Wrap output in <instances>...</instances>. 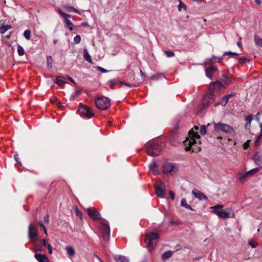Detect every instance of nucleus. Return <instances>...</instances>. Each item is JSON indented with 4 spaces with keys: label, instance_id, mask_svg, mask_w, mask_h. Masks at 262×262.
Instances as JSON below:
<instances>
[{
    "label": "nucleus",
    "instance_id": "nucleus-1",
    "mask_svg": "<svg viewBox=\"0 0 262 262\" xmlns=\"http://www.w3.org/2000/svg\"><path fill=\"white\" fill-rule=\"evenodd\" d=\"M199 127L194 126L189 132L183 143L186 151L198 152L201 150L200 136L198 134Z\"/></svg>",
    "mask_w": 262,
    "mask_h": 262
},
{
    "label": "nucleus",
    "instance_id": "nucleus-2",
    "mask_svg": "<svg viewBox=\"0 0 262 262\" xmlns=\"http://www.w3.org/2000/svg\"><path fill=\"white\" fill-rule=\"evenodd\" d=\"M159 235L156 233H151L146 235L145 242L147 245V248L149 251L151 252L157 243Z\"/></svg>",
    "mask_w": 262,
    "mask_h": 262
},
{
    "label": "nucleus",
    "instance_id": "nucleus-3",
    "mask_svg": "<svg viewBox=\"0 0 262 262\" xmlns=\"http://www.w3.org/2000/svg\"><path fill=\"white\" fill-rule=\"evenodd\" d=\"M146 152L150 156H157L161 150V147L158 144L155 142H149L146 144Z\"/></svg>",
    "mask_w": 262,
    "mask_h": 262
},
{
    "label": "nucleus",
    "instance_id": "nucleus-4",
    "mask_svg": "<svg viewBox=\"0 0 262 262\" xmlns=\"http://www.w3.org/2000/svg\"><path fill=\"white\" fill-rule=\"evenodd\" d=\"M214 95L212 92L208 93L204 95L203 102L199 106V109L202 111L207 108L209 105L214 101Z\"/></svg>",
    "mask_w": 262,
    "mask_h": 262
},
{
    "label": "nucleus",
    "instance_id": "nucleus-5",
    "mask_svg": "<svg viewBox=\"0 0 262 262\" xmlns=\"http://www.w3.org/2000/svg\"><path fill=\"white\" fill-rule=\"evenodd\" d=\"M214 129L216 132H223L226 134H232L234 133V129L227 124L218 123L214 124Z\"/></svg>",
    "mask_w": 262,
    "mask_h": 262
},
{
    "label": "nucleus",
    "instance_id": "nucleus-6",
    "mask_svg": "<svg viewBox=\"0 0 262 262\" xmlns=\"http://www.w3.org/2000/svg\"><path fill=\"white\" fill-rule=\"evenodd\" d=\"M95 103L97 108L100 110H106L111 105L110 99L105 97L97 99Z\"/></svg>",
    "mask_w": 262,
    "mask_h": 262
},
{
    "label": "nucleus",
    "instance_id": "nucleus-7",
    "mask_svg": "<svg viewBox=\"0 0 262 262\" xmlns=\"http://www.w3.org/2000/svg\"><path fill=\"white\" fill-rule=\"evenodd\" d=\"M155 192L156 195L161 198H164L165 184L161 180H158L155 184Z\"/></svg>",
    "mask_w": 262,
    "mask_h": 262
},
{
    "label": "nucleus",
    "instance_id": "nucleus-8",
    "mask_svg": "<svg viewBox=\"0 0 262 262\" xmlns=\"http://www.w3.org/2000/svg\"><path fill=\"white\" fill-rule=\"evenodd\" d=\"M99 229L104 240H108L110 236V228L106 221L100 223Z\"/></svg>",
    "mask_w": 262,
    "mask_h": 262
},
{
    "label": "nucleus",
    "instance_id": "nucleus-9",
    "mask_svg": "<svg viewBox=\"0 0 262 262\" xmlns=\"http://www.w3.org/2000/svg\"><path fill=\"white\" fill-rule=\"evenodd\" d=\"M28 236L30 240L33 243L37 241L38 238L37 227L32 223H30L29 226Z\"/></svg>",
    "mask_w": 262,
    "mask_h": 262
},
{
    "label": "nucleus",
    "instance_id": "nucleus-10",
    "mask_svg": "<svg viewBox=\"0 0 262 262\" xmlns=\"http://www.w3.org/2000/svg\"><path fill=\"white\" fill-rule=\"evenodd\" d=\"M78 111L81 116H83L88 118H91L94 116V114L92 110L84 105L80 106Z\"/></svg>",
    "mask_w": 262,
    "mask_h": 262
},
{
    "label": "nucleus",
    "instance_id": "nucleus-11",
    "mask_svg": "<svg viewBox=\"0 0 262 262\" xmlns=\"http://www.w3.org/2000/svg\"><path fill=\"white\" fill-rule=\"evenodd\" d=\"M234 212L231 208H227L225 210H222L219 214V217L221 219H228L234 217Z\"/></svg>",
    "mask_w": 262,
    "mask_h": 262
},
{
    "label": "nucleus",
    "instance_id": "nucleus-12",
    "mask_svg": "<svg viewBox=\"0 0 262 262\" xmlns=\"http://www.w3.org/2000/svg\"><path fill=\"white\" fill-rule=\"evenodd\" d=\"M176 170L177 168L172 163H165L163 165V172L165 174L171 173L172 172H174Z\"/></svg>",
    "mask_w": 262,
    "mask_h": 262
},
{
    "label": "nucleus",
    "instance_id": "nucleus-13",
    "mask_svg": "<svg viewBox=\"0 0 262 262\" xmlns=\"http://www.w3.org/2000/svg\"><path fill=\"white\" fill-rule=\"evenodd\" d=\"M87 213L90 217L93 220H97L101 219L99 212L96 210H93L91 208H88Z\"/></svg>",
    "mask_w": 262,
    "mask_h": 262
},
{
    "label": "nucleus",
    "instance_id": "nucleus-14",
    "mask_svg": "<svg viewBox=\"0 0 262 262\" xmlns=\"http://www.w3.org/2000/svg\"><path fill=\"white\" fill-rule=\"evenodd\" d=\"M216 70H217V67L213 65H211L209 67L205 68L206 76L211 79L212 73Z\"/></svg>",
    "mask_w": 262,
    "mask_h": 262
},
{
    "label": "nucleus",
    "instance_id": "nucleus-15",
    "mask_svg": "<svg viewBox=\"0 0 262 262\" xmlns=\"http://www.w3.org/2000/svg\"><path fill=\"white\" fill-rule=\"evenodd\" d=\"M192 195L200 200H207V197L198 189H195L192 191Z\"/></svg>",
    "mask_w": 262,
    "mask_h": 262
},
{
    "label": "nucleus",
    "instance_id": "nucleus-16",
    "mask_svg": "<svg viewBox=\"0 0 262 262\" xmlns=\"http://www.w3.org/2000/svg\"><path fill=\"white\" fill-rule=\"evenodd\" d=\"M253 160L257 165L261 166L262 164V152L260 151L256 152Z\"/></svg>",
    "mask_w": 262,
    "mask_h": 262
},
{
    "label": "nucleus",
    "instance_id": "nucleus-17",
    "mask_svg": "<svg viewBox=\"0 0 262 262\" xmlns=\"http://www.w3.org/2000/svg\"><path fill=\"white\" fill-rule=\"evenodd\" d=\"M223 208V205H217L212 206L211 208L212 209V212L217 215L219 216V214L220 213V212L222 211V209Z\"/></svg>",
    "mask_w": 262,
    "mask_h": 262
},
{
    "label": "nucleus",
    "instance_id": "nucleus-18",
    "mask_svg": "<svg viewBox=\"0 0 262 262\" xmlns=\"http://www.w3.org/2000/svg\"><path fill=\"white\" fill-rule=\"evenodd\" d=\"M34 257L39 262H49L48 258L45 255L36 253Z\"/></svg>",
    "mask_w": 262,
    "mask_h": 262
},
{
    "label": "nucleus",
    "instance_id": "nucleus-19",
    "mask_svg": "<svg viewBox=\"0 0 262 262\" xmlns=\"http://www.w3.org/2000/svg\"><path fill=\"white\" fill-rule=\"evenodd\" d=\"M114 258L116 262H129V259L122 255H116Z\"/></svg>",
    "mask_w": 262,
    "mask_h": 262
},
{
    "label": "nucleus",
    "instance_id": "nucleus-20",
    "mask_svg": "<svg viewBox=\"0 0 262 262\" xmlns=\"http://www.w3.org/2000/svg\"><path fill=\"white\" fill-rule=\"evenodd\" d=\"M83 58L88 62L90 63L92 62L91 56L89 54L88 51L86 49H83Z\"/></svg>",
    "mask_w": 262,
    "mask_h": 262
},
{
    "label": "nucleus",
    "instance_id": "nucleus-21",
    "mask_svg": "<svg viewBox=\"0 0 262 262\" xmlns=\"http://www.w3.org/2000/svg\"><path fill=\"white\" fill-rule=\"evenodd\" d=\"M233 95L232 94L227 95L224 97L220 102V104L222 106H225L228 103L229 99Z\"/></svg>",
    "mask_w": 262,
    "mask_h": 262
},
{
    "label": "nucleus",
    "instance_id": "nucleus-22",
    "mask_svg": "<svg viewBox=\"0 0 262 262\" xmlns=\"http://www.w3.org/2000/svg\"><path fill=\"white\" fill-rule=\"evenodd\" d=\"M248 177L246 173L239 172L238 174V180L242 183H244Z\"/></svg>",
    "mask_w": 262,
    "mask_h": 262
},
{
    "label": "nucleus",
    "instance_id": "nucleus-23",
    "mask_svg": "<svg viewBox=\"0 0 262 262\" xmlns=\"http://www.w3.org/2000/svg\"><path fill=\"white\" fill-rule=\"evenodd\" d=\"M181 206L183 207L186 208V209H190L191 210H193V209L191 207V206L190 205H188L187 203V201H186V199H185V198H183L181 200Z\"/></svg>",
    "mask_w": 262,
    "mask_h": 262
},
{
    "label": "nucleus",
    "instance_id": "nucleus-24",
    "mask_svg": "<svg viewBox=\"0 0 262 262\" xmlns=\"http://www.w3.org/2000/svg\"><path fill=\"white\" fill-rule=\"evenodd\" d=\"M64 23L66 27L69 29L70 30L72 31L73 30L72 23L67 18H64Z\"/></svg>",
    "mask_w": 262,
    "mask_h": 262
},
{
    "label": "nucleus",
    "instance_id": "nucleus-25",
    "mask_svg": "<svg viewBox=\"0 0 262 262\" xmlns=\"http://www.w3.org/2000/svg\"><path fill=\"white\" fill-rule=\"evenodd\" d=\"M11 28V26L9 25L0 27V33L2 34H4L7 31L10 29Z\"/></svg>",
    "mask_w": 262,
    "mask_h": 262
},
{
    "label": "nucleus",
    "instance_id": "nucleus-26",
    "mask_svg": "<svg viewBox=\"0 0 262 262\" xmlns=\"http://www.w3.org/2000/svg\"><path fill=\"white\" fill-rule=\"evenodd\" d=\"M259 170V169L258 168H253L252 169H251L250 170L246 172V175L248 176V177H251L255 173H257Z\"/></svg>",
    "mask_w": 262,
    "mask_h": 262
},
{
    "label": "nucleus",
    "instance_id": "nucleus-27",
    "mask_svg": "<svg viewBox=\"0 0 262 262\" xmlns=\"http://www.w3.org/2000/svg\"><path fill=\"white\" fill-rule=\"evenodd\" d=\"M63 8L66 9L68 11H73L75 13H78V14H80V13L79 12L78 10H77L76 9L69 6V5H64L63 6Z\"/></svg>",
    "mask_w": 262,
    "mask_h": 262
},
{
    "label": "nucleus",
    "instance_id": "nucleus-28",
    "mask_svg": "<svg viewBox=\"0 0 262 262\" xmlns=\"http://www.w3.org/2000/svg\"><path fill=\"white\" fill-rule=\"evenodd\" d=\"M66 250L69 255L73 256L75 253L74 248L71 246L66 247Z\"/></svg>",
    "mask_w": 262,
    "mask_h": 262
},
{
    "label": "nucleus",
    "instance_id": "nucleus-29",
    "mask_svg": "<svg viewBox=\"0 0 262 262\" xmlns=\"http://www.w3.org/2000/svg\"><path fill=\"white\" fill-rule=\"evenodd\" d=\"M172 254V252L171 251H167L162 254V258L164 259H167L170 258Z\"/></svg>",
    "mask_w": 262,
    "mask_h": 262
},
{
    "label": "nucleus",
    "instance_id": "nucleus-30",
    "mask_svg": "<svg viewBox=\"0 0 262 262\" xmlns=\"http://www.w3.org/2000/svg\"><path fill=\"white\" fill-rule=\"evenodd\" d=\"M254 41L257 46L262 47V38L256 35L254 37Z\"/></svg>",
    "mask_w": 262,
    "mask_h": 262
},
{
    "label": "nucleus",
    "instance_id": "nucleus-31",
    "mask_svg": "<svg viewBox=\"0 0 262 262\" xmlns=\"http://www.w3.org/2000/svg\"><path fill=\"white\" fill-rule=\"evenodd\" d=\"M17 53L19 56H23L25 54V50L24 48L19 45H17Z\"/></svg>",
    "mask_w": 262,
    "mask_h": 262
},
{
    "label": "nucleus",
    "instance_id": "nucleus-32",
    "mask_svg": "<svg viewBox=\"0 0 262 262\" xmlns=\"http://www.w3.org/2000/svg\"><path fill=\"white\" fill-rule=\"evenodd\" d=\"M55 81L56 84L60 86L63 85L65 83V82L63 80L62 77L60 76L57 77L56 78Z\"/></svg>",
    "mask_w": 262,
    "mask_h": 262
},
{
    "label": "nucleus",
    "instance_id": "nucleus-33",
    "mask_svg": "<svg viewBox=\"0 0 262 262\" xmlns=\"http://www.w3.org/2000/svg\"><path fill=\"white\" fill-rule=\"evenodd\" d=\"M23 35L26 39L29 40L30 38L31 31L29 30H25Z\"/></svg>",
    "mask_w": 262,
    "mask_h": 262
},
{
    "label": "nucleus",
    "instance_id": "nucleus-34",
    "mask_svg": "<svg viewBox=\"0 0 262 262\" xmlns=\"http://www.w3.org/2000/svg\"><path fill=\"white\" fill-rule=\"evenodd\" d=\"M228 55H231L232 57H235V56L239 55V54L236 53V52L229 51V52H225L223 54L224 56Z\"/></svg>",
    "mask_w": 262,
    "mask_h": 262
},
{
    "label": "nucleus",
    "instance_id": "nucleus-35",
    "mask_svg": "<svg viewBox=\"0 0 262 262\" xmlns=\"http://www.w3.org/2000/svg\"><path fill=\"white\" fill-rule=\"evenodd\" d=\"M150 170L152 171L155 174H156V172L155 171V168L157 167V164L155 162H152L150 164L149 166Z\"/></svg>",
    "mask_w": 262,
    "mask_h": 262
},
{
    "label": "nucleus",
    "instance_id": "nucleus-36",
    "mask_svg": "<svg viewBox=\"0 0 262 262\" xmlns=\"http://www.w3.org/2000/svg\"><path fill=\"white\" fill-rule=\"evenodd\" d=\"M164 77L162 74H158L151 76L150 79H161Z\"/></svg>",
    "mask_w": 262,
    "mask_h": 262
},
{
    "label": "nucleus",
    "instance_id": "nucleus-37",
    "mask_svg": "<svg viewBox=\"0 0 262 262\" xmlns=\"http://www.w3.org/2000/svg\"><path fill=\"white\" fill-rule=\"evenodd\" d=\"M47 66L50 68H52V58L51 56H47Z\"/></svg>",
    "mask_w": 262,
    "mask_h": 262
},
{
    "label": "nucleus",
    "instance_id": "nucleus-38",
    "mask_svg": "<svg viewBox=\"0 0 262 262\" xmlns=\"http://www.w3.org/2000/svg\"><path fill=\"white\" fill-rule=\"evenodd\" d=\"M200 133L202 135H205L206 134V126L202 125L200 129Z\"/></svg>",
    "mask_w": 262,
    "mask_h": 262
},
{
    "label": "nucleus",
    "instance_id": "nucleus-39",
    "mask_svg": "<svg viewBox=\"0 0 262 262\" xmlns=\"http://www.w3.org/2000/svg\"><path fill=\"white\" fill-rule=\"evenodd\" d=\"M164 53L167 57H171L174 56V53L172 51H165Z\"/></svg>",
    "mask_w": 262,
    "mask_h": 262
},
{
    "label": "nucleus",
    "instance_id": "nucleus-40",
    "mask_svg": "<svg viewBox=\"0 0 262 262\" xmlns=\"http://www.w3.org/2000/svg\"><path fill=\"white\" fill-rule=\"evenodd\" d=\"M252 120V115H250L248 116L246 118V126H247L248 124H250Z\"/></svg>",
    "mask_w": 262,
    "mask_h": 262
},
{
    "label": "nucleus",
    "instance_id": "nucleus-41",
    "mask_svg": "<svg viewBox=\"0 0 262 262\" xmlns=\"http://www.w3.org/2000/svg\"><path fill=\"white\" fill-rule=\"evenodd\" d=\"M118 81L117 79H112L110 81V87L113 88L114 86L118 83Z\"/></svg>",
    "mask_w": 262,
    "mask_h": 262
},
{
    "label": "nucleus",
    "instance_id": "nucleus-42",
    "mask_svg": "<svg viewBox=\"0 0 262 262\" xmlns=\"http://www.w3.org/2000/svg\"><path fill=\"white\" fill-rule=\"evenodd\" d=\"M81 41V37L80 35H77L75 36L74 38V41L75 43H79Z\"/></svg>",
    "mask_w": 262,
    "mask_h": 262
},
{
    "label": "nucleus",
    "instance_id": "nucleus-43",
    "mask_svg": "<svg viewBox=\"0 0 262 262\" xmlns=\"http://www.w3.org/2000/svg\"><path fill=\"white\" fill-rule=\"evenodd\" d=\"M214 57L213 58H208V59H206L205 61V63L206 64H210V63H213L214 62Z\"/></svg>",
    "mask_w": 262,
    "mask_h": 262
},
{
    "label": "nucleus",
    "instance_id": "nucleus-44",
    "mask_svg": "<svg viewBox=\"0 0 262 262\" xmlns=\"http://www.w3.org/2000/svg\"><path fill=\"white\" fill-rule=\"evenodd\" d=\"M96 69L97 70H98V71L102 72V73H106L108 72V71L105 69H104L103 68L101 67H100V66H97L96 67Z\"/></svg>",
    "mask_w": 262,
    "mask_h": 262
},
{
    "label": "nucleus",
    "instance_id": "nucleus-45",
    "mask_svg": "<svg viewBox=\"0 0 262 262\" xmlns=\"http://www.w3.org/2000/svg\"><path fill=\"white\" fill-rule=\"evenodd\" d=\"M238 59V62L241 63H243L249 61L247 58L244 57H240Z\"/></svg>",
    "mask_w": 262,
    "mask_h": 262
},
{
    "label": "nucleus",
    "instance_id": "nucleus-46",
    "mask_svg": "<svg viewBox=\"0 0 262 262\" xmlns=\"http://www.w3.org/2000/svg\"><path fill=\"white\" fill-rule=\"evenodd\" d=\"M250 143V140H248L247 142H246L244 144L243 147H244V149H247L249 147Z\"/></svg>",
    "mask_w": 262,
    "mask_h": 262
},
{
    "label": "nucleus",
    "instance_id": "nucleus-47",
    "mask_svg": "<svg viewBox=\"0 0 262 262\" xmlns=\"http://www.w3.org/2000/svg\"><path fill=\"white\" fill-rule=\"evenodd\" d=\"M182 8H184V9H185V6L184 4L180 2L179 5H178V10H179V11H181Z\"/></svg>",
    "mask_w": 262,
    "mask_h": 262
},
{
    "label": "nucleus",
    "instance_id": "nucleus-48",
    "mask_svg": "<svg viewBox=\"0 0 262 262\" xmlns=\"http://www.w3.org/2000/svg\"><path fill=\"white\" fill-rule=\"evenodd\" d=\"M75 213H76V215L79 217H82V213L80 211H79L77 208L75 210Z\"/></svg>",
    "mask_w": 262,
    "mask_h": 262
},
{
    "label": "nucleus",
    "instance_id": "nucleus-49",
    "mask_svg": "<svg viewBox=\"0 0 262 262\" xmlns=\"http://www.w3.org/2000/svg\"><path fill=\"white\" fill-rule=\"evenodd\" d=\"M47 248L48 249L49 253L50 254H52V246H51V245L50 244H48L47 245Z\"/></svg>",
    "mask_w": 262,
    "mask_h": 262
},
{
    "label": "nucleus",
    "instance_id": "nucleus-50",
    "mask_svg": "<svg viewBox=\"0 0 262 262\" xmlns=\"http://www.w3.org/2000/svg\"><path fill=\"white\" fill-rule=\"evenodd\" d=\"M57 11L62 16L65 17V15H67V14L63 12L60 8H58Z\"/></svg>",
    "mask_w": 262,
    "mask_h": 262
},
{
    "label": "nucleus",
    "instance_id": "nucleus-51",
    "mask_svg": "<svg viewBox=\"0 0 262 262\" xmlns=\"http://www.w3.org/2000/svg\"><path fill=\"white\" fill-rule=\"evenodd\" d=\"M120 83L129 87H131L132 86V84L124 81H120Z\"/></svg>",
    "mask_w": 262,
    "mask_h": 262
},
{
    "label": "nucleus",
    "instance_id": "nucleus-52",
    "mask_svg": "<svg viewBox=\"0 0 262 262\" xmlns=\"http://www.w3.org/2000/svg\"><path fill=\"white\" fill-rule=\"evenodd\" d=\"M169 195L171 200H173L175 196L174 193L172 191H169Z\"/></svg>",
    "mask_w": 262,
    "mask_h": 262
},
{
    "label": "nucleus",
    "instance_id": "nucleus-53",
    "mask_svg": "<svg viewBox=\"0 0 262 262\" xmlns=\"http://www.w3.org/2000/svg\"><path fill=\"white\" fill-rule=\"evenodd\" d=\"M43 219H44V221L45 223H49V215L48 214L44 216Z\"/></svg>",
    "mask_w": 262,
    "mask_h": 262
},
{
    "label": "nucleus",
    "instance_id": "nucleus-54",
    "mask_svg": "<svg viewBox=\"0 0 262 262\" xmlns=\"http://www.w3.org/2000/svg\"><path fill=\"white\" fill-rule=\"evenodd\" d=\"M248 245L250 246L252 248H256V246L250 241L248 242Z\"/></svg>",
    "mask_w": 262,
    "mask_h": 262
},
{
    "label": "nucleus",
    "instance_id": "nucleus-55",
    "mask_svg": "<svg viewBox=\"0 0 262 262\" xmlns=\"http://www.w3.org/2000/svg\"><path fill=\"white\" fill-rule=\"evenodd\" d=\"M14 159L15 160L18 162L19 163V164H20V163L19 162H18V155L17 154H14Z\"/></svg>",
    "mask_w": 262,
    "mask_h": 262
},
{
    "label": "nucleus",
    "instance_id": "nucleus-56",
    "mask_svg": "<svg viewBox=\"0 0 262 262\" xmlns=\"http://www.w3.org/2000/svg\"><path fill=\"white\" fill-rule=\"evenodd\" d=\"M38 225H39V226H40L41 227H42L43 229V228H45V226H44V225L42 224V223H38Z\"/></svg>",
    "mask_w": 262,
    "mask_h": 262
},
{
    "label": "nucleus",
    "instance_id": "nucleus-57",
    "mask_svg": "<svg viewBox=\"0 0 262 262\" xmlns=\"http://www.w3.org/2000/svg\"><path fill=\"white\" fill-rule=\"evenodd\" d=\"M42 245L44 246H47V244H46V241L45 239H43L42 241Z\"/></svg>",
    "mask_w": 262,
    "mask_h": 262
},
{
    "label": "nucleus",
    "instance_id": "nucleus-58",
    "mask_svg": "<svg viewBox=\"0 0 262 262\" xmlns=\"http://www.w3.org/2000/svg\"><path fill=\"white\" fill-rule=\"evenodd\" d=\"M237 45L238 46V47H239V48H242V43H241V42L238 41V42H237Z\"/></svg>",
    "mask_w": 262,
    "mask_h": 262
},
{
    "label": "nucleus",
    "instance_id": "nucleus-59",
    "mask_svg": "<svg viewBox=\"0 0 262 262\" xmlns=\"http://www.w3.org/2000/svg\"><path fill=\"white\" fill-rule=\"evenodd\" d=\"M255 2L257 4H261V1L260 0H255Z\"/></svg>",
    "mask_w": 262,
    "mask_h": 262
},
{
    "label": "nucleus",
    "instance_id": "nucleus-60",
    "mask_svg": "<svg viewBox=\"0 0 262 262\" xmlns=\"http://www.w3.org/2000/svg\"><path fill=\"white\" fill-rule=\"evenodd\" d=\"M64 17V18H67V17H69V18H70V17H71V15H69V14H67V15H65V17Z\"/></svg>",
    "mask_w": 262,
    "mask_h": 262
},
{
    "label": "nucleus",
    "instance_id": "nucleus-61",
    "mask_svg": "<svg viewBox=\"0 0 262 262\" xmlns=\"http://www.w3.org/2000/svg\"><path fill=\"white\" fill-rule=\"evenodd\" d=\"M88 25V24L87 23H83L82 24V26H87Z\"/></svg>",
    "mask_w": 262,
    "mask_h": 262
},
{
    "label": "nucleus",
    "instance_id": "nucleus-62",
    "mask_svg": "<svg viewBox=\"0 0 262 262\" xmlns=\"http://www.w3.org/2000/svg\"><path fill=\"white\" fill-rule=\"evenodd\" d=\"M68 79H69L71 81H72V82H74V81H73V80L72 79V78H71L70 77H69H69H68Z\"/></svg>",
    "mask_w": 262,
    "mask_h": 262
},
{
    "label": "nucleus",
    "instance_id": "nucleus-63",
    "mask_svg": "<svg viewBox=\"0 0 262 262\" xmlns=\"http://www.w3.org/2000/svg\"><path fill=\"white\" fill-rule=\"evenodd\" d=\"M96 257H97V258L98 259H99L101 262H103V261H102L100 258H99V257L98 256V255H96Z\"/></svg>",
    "mask_w": 262,
    "mask_h": 262
},
{
    "label": "nucleus",
    "instance_id": "nucleus-64",
    "mask_svg": "<svg viewBox=\"0 0 262 262\" xmlns=\"http://www.w3.org/2000/svg\"><path fill=\"white\" fill-rule=\"evenodd\" d=\"M260 130L262 132V123L260 124Z\"/></svg>",
    "mask_w": 262,
    "mask_h": 262
}]
</instances>
